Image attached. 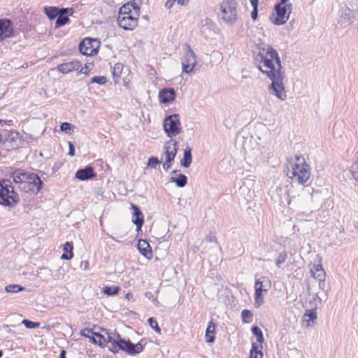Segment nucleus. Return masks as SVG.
Listing matches in <instances>:
<instances>
[{"instance_id":"nucleus-1","label":"nucleus","mask_w":358,"mask_h":358,"mask_svg":"<svg viewBox=\"0 0 358 358\" xmlns=\"http://www.w3.org/2000/svg\"><path fill=\"white\" fill-rule=\"evenodd\" d=\"M258 56L261 59L258 69L272 81L268 87L270 94L281 101L286 100L287 93L283 83L285 71L278 53L271 46L266 45L260 50Z\"/></svg>"},{"instance_id":"nucleus-2","label":"nucleus","mask_w":358,"mask_h":358,"mask_svg":"<svg viewBox=\"0 0 358 358\" xmlns=\"http://www.w3.org/2000/svg\"><path fill=\"white\" fill-rule=\"evenodd\" d=\"M10 177L21 192L36 195L42 189L43 182L38 176L33 172L17 169L11 173Z\"/></svg>"},{"instance_id":"nucleus-3","label":"nucleus","mask_w":358,"mask_h":358,"mask_svg":"<svg viewBox=\"0 0 358 358\" xmlns=\"http://www.w3.org/2000/svg\"><path fill=\"white\" fill-rule=\"evenodd\" d=\"M140 12L141 6L135 1L124 4L119 10L117 19L119 27L124 30L134 29L138 25Z\"/></svg>"},{"instance_id":"nucleus-4","label":"nucleus","mask_w":358,"mask_h":358,"mask_svg":"<svg viewBox=\"0 0 358 358\" xmlns=\"http://www.w3.org/2000/svg\"><path fill=\"white\" fill-rule=\"evenodd\" d=\"M19 201L18 194L15 191L10 180H0V204L13 206Z\"/></svg>"},{"instance_id":"nucleus-5","label":"nucleus","mask_w":358,"mask_h":358,"mask_svg":"<svg viewBox=\"0 0 358 358\" xmlns=\"http://www.w3.org/2000/svg\"><path fill=\"white\" fill-rule=\"evenodd\" d=\"M292 175L293 178L301 185L309 180L310 176L309 165L302 156H295V162L292 166Z\"/></svg>"},{"instance_id":"nucleus-6","label":"nucleus","mask_w":358,"mask_h":358,"mask_svg":"<svg viewBox=\"0 0 358 358\" xmlns=\"http://www.w3.org/2000/svg\"><path fill=\"white\" fill-rule=\"evenodd\" d=\"M275 13L271 17V20L277 25L284 24L288 20L292 10V3L289 0H281L275 6Z\"/></svg>"},{"instance_id":"nucleus-7","label":"nucleus","mask_w":358,"mask_h":358,"mask_svg":"<svg viewBox=\"0 0 358 358\" xmlns=\"http://www.w3.org/2000/svg\"><path fill=\"white\" fill-rule=\"evenodd\" d=\"M222 20L227 24H234L237 19V2L235 0H224L220 6Z\"/></svg>"},{"instance_id":"nucleus-8","label":"nucleus","mask_w":358,"mask_h":358,"mask_svg":"<svg viewBox=\"0 0 358 358\" xmlns=\"http://www.w3.org/2000/svg\"><path fill=\"white\" fill-rule=\"evenodd\" d=\"M118 350H124L129 355H136L141 352L143 347L140 343L133 344L129 340L122 339L117 334V339L113 338V354Z\"/></svg>"},{"instance_id":"nucleus-9","label":"nucleus","mask_w":358,"mask_h":358,"mask_svg":"<svg viewBox=\"0 0 358 358\" xmlns=\"http://www.w3.org/2000/svg\"><path fill=\"white\" fill-rule=\"evenodd\" d=\"M163 127L169 137L177 136L180 133L182 129L179 115L173 114L166 116L164 120Z\"/></svg>"},{"instance_id":"nucleus-10","label":"nucleus","mask_w":358,"mask_h":358,"mask_svg":"<svg viewBox=\"0 0 358 358\" xmlns=\"http://www.w3.org/2000/svg\"><path fill=\"white\" fill-rule=\"evenodd\" d=\"M99 41L96 39L86 38L79 44L80 52L86 56H92L97 53Z\"/></svg>"},{"instance_id":"nucleus-11","label":"nucleus","mask_w":358,"mask_h":358,"mask_svg":"<svg viewBox=\"0 0 358 358\" xmlns=\"http://www.w3.org/2000/svg\"><path fill=\"white\" fill-rule=\"evenodd\" d=\"M187 50L182 61V72L189 73L196 65V57L191 48L187 45Z\"/></svg>"},{"instance_id":"nucleus-12","label":"nucleus","mask_w":358,"mask_h":358,"mask_svg":"<svg viewBox=\"0 0 358 358\" xmlns=\"http://www.w3.org/2000/svg\"><path fill=\"white\" fill-rule=\"evenodd\" d=\"M3 144L8 150L17 148L20 145V134L14 130L6 132Z\"/></svg>"},{"instance_id":"nucleus-13","label":"nucleus","mask_w":358,"mask_h":358,"mask_svg":"<svg viewBox=\"0 0 358 358\" xmlns=\"http://www.w3.org/2000/svg\"><path fill=\"white\" fill-rule=\"evenodd\" d=\"M14 34L13 22L9 19L0 20V42L10 38Z\"/></svg>"},{"instance_id":"nucleus-14","label":"nucleus","mask_w":358,"mask_h":358,"mask_svg":"<svg viewBox=\"0 0 358 358\" xmlns=\"http://www.w3.org/2000/svg\"><path fill=\"white\" fill-rule=\"evenodd\" d=\"M178 151V143L173 140L167 141L164 145V152L162 155L161 159H174Z\"/></svg>"},{"instance_id":"nucleus-15","label":"nucleus","mask_w":358,"mask_h":358,"mask_svg":"<svg viewBox=\"0 0 358 358\" xmlns=\"http://www.w3.org/2000/svg\"><path fill=\"white\" fill-rule=\"evenodd\" d=\"M133 210L132 222L136 226V231H139L144 223L143 214L141 209L136 205L131 204Z\"/></svg>"},{"instance_id":"nucleus-16","label":"nucleus","mask_w":358,"mask_h":358,"mask_svg":"<svg viewBox=\"0 0 358 358\" xmlns=\"http://www.w3.org/2000/svg\"><path fill=\"white\" fill-rule=\"evenodd\" d=\"M81 66V62L78 60H73L69 62L63 63L57 66V70L62 73L66 74L73 71L78 70Z\"/></svg>"},{"instance_id":"nucleus-17","label":"nucleus","mask_w":358,"mask_h":358,"mask_svg":"<svg viewBox=\"0 0 358 358\" xmlns=\"http://www.w3.org/2000/svg\"><path fill=\"white\" fill-rule=\"evenodd\" d=\"M161 103H169L175 100L176 92L173 88H164L159 93Z\"/></svg>"},{"instance_id":"nucleus-18","label":"nucleus","mask_w":358,"mask_h":358,"mask_svg":"<svg viewBox=\"0 0 358 358\" xmlns=\"http://www.w3.org/2000/svg\"><path fill=\"white\" fill-rule=\"evenodd\" d=\"M96 174L92 166H87L84 169H78L76 173V178L79 180H87L95 177Z\"/></svg>"},{"instance_id":"nucleus-19","label":"nucleus","mask_w":358,"mask_h":358,"mask_svg":"<svg viewBox=\"0 0 358 358\" xmlns=\"http://www.w3.org/2000/svg\"><path fill=\"white\" fill-rule=\"evenodd\" d=\"M138 249L140 253L148 259L152 257V250L146 240L140 239L138 243Z\"/></svg>"},{"instance_id":"nucleus-20","label":"nucleus","mask_w":358,"mask_h":358,"mask_svg":"<svg viewBox=\"0 0 358 358\" xmlns=\"http://www.w3.org/2000/svg\"><path fill=\"white\" fill-rule=\"evenodd\" d=\"M317 319V313L314 309H309L306 310L303 316L302 323L304 326L309 327H311L312 324L310 322L314 323V321Z\"/></svg>"},{"instance_id":"nucleus-21","label":"nucleus","mask_w":358,"mask_h":358,"mask_svg":"<svg viewBox=\"0 0 358 358\" xmlns=\"http://www.w3.org/2000/svg\"><path fill=\"white\" fill-rule=\"evenodd\" d=\"M81 335L83 336H85V337H87L89 338H90V340L94 343H99V345H101V339L103 338V336H101V334H95L92 331V329H85L81 331Z\"/></svg>"},{"instance_id":"nucleus-22","label":"nucleus","mask_w":358,"mask_h":358,"mask_svg":"<svg viewBox=\"0 0 358 358\" xmlns=\"http://www.w3.org/2000/svg\"><path fill=\"white\" fill-rule=\"evenodd\" d=\"M60 14L57 16L55 22V27L59 28L66 24L69 21V17L66 16L69 13L68 8H62Z\"/></svg>"},{"instance_id":"nucleus-23","label":"nucleus","mask_w":358,"mask_h":358,"mask_svg":"<svg viewBox=\"0 0 358 358\" xmlns=\"http://www.w3.org/2000/svg\"><path fill=\"white\" fill-rule=\"evenodd\" d=\"M261 285L260 289L262 294L263 292H266L271 287V281L267 277L263 276L261 279L257 280L255 283V289L257 291V287Z\"/></svg>"},{"instance_id":"nucleus-24","label":"nucleus","mask_w":358,"mask_h":358,"mask_svg":"<svg viewBox=\"0 0 358 358\" xmlns=\"http://www.w3.org/2000/svg\"><path fill=\"white\" fill-rule=\"evenodd\" d=\"M215 325L213 321H210L208 322L207 329L206 330V343H213L215 341Z\"/></svg>"},{"instance_id":"nucleus-25","label":"nucleus","mask_w":358,"mask_h":358,"mask_svg":"<svg viewBox=\"0 0 358 358\" xmlns=\"http://www.w3.org/2000/svg\"><path fill=\"white\" fill-rule=\"evenodd\" d=\"M313 277L319 281H324L325 278V271L321 264L314 266V269H311Z\"/></svg>"},{"instance_id":"nucleus-26","label":"nucleus","mask_w":358,"mask_h":358,"mask_svg":"<svg viewBox=\"0 0 358 358\" xmlns=\"http://www.w3.org/2000/svg\"><path fill=\"white\" fill-rule=\"evenodd\" d=\"M192 161L191 148L189 147H187L183 153V158L180 162V165L185 168H188L190 166Z\"/></svg>"},{"instance_id":"nucleus-27","label":"nucleus","mask_w":358,"mask_h":358,"mask_svg":"<svg viewBox=\"0 0 358 358\" xmlns=\"http://www.w3.org/2000/svg\"><path fill=\"white\" fill-rule=\"evenodd\" d=\"M73 245L71 242H66L64 245V253L61 258L66 260H69L73 257Z\"/></svg>"},{"instance_id":"nucleus-28","label":"nucleus","mask_w":358,"mask_h":358,"mask_svg":"<svg viewBox=\"0 0 358 358\" xmlns=\"http://www.w3.org/2000/svg\"><path fill=\"white\" fill-rule=\"evenodd\" d=\"M171 182L176 183L178 187H184L187 183V178L184 174H179L177 177H171L169 179Z\"/></svg>"},{"instance_id":"nucleus-29","label":"nucleus","mask_w":358,"mask_h":358,"mask_svg":"<svg viewBox=\"0 0 358 358\" xmlns=\"http://www.w3.org/2000/svg\"><path fill=\"white\" fill-rule=\"evenodd\" d=\"M61 9L55 6H46L44 8L45 13L50 20L57 17L61 13Z\"/></svg>"},{"instance_id":"nucleus-30","label":"nucleus","mask_w":358,"mask_h":358,"mask_svg":"<svg viewBox=\"0 0 358 358\" xmlns=\"http://www.w3.org/2000/svg\"><path fill=\"white\" fill-rule=\"evenodd\" d=\"M252 332L254 336L257 338V342L260 343V345H262V343L264 341V336L263 333L259 327L257 326H255L252 327ZM262 348V346H261Z\"/></svg>"},{"instance_id":"nucleus-31","label":"nucleus","mask_w":358,"mask_h":358,"mask_svg":"<svg viewBox=\"0 0 358 358\" xmlns=\"http://www.w3.org/2000/svg\"><path fill=\"white\" fill-rule=\"evenodd\" d=\"M260 287H261V285H259V287H257V291L255 293V306L256 308L260 307V306L264 303V299L262 297Z\"/></svg>"},{"instance_id":"nucleus-32","label":"nucleus","mask_w":358,"mask_h":358,"mask_svg":"<svg viewBox=\"0 0 358 358\" xmlns=\"http://www.w3.org/2000/svg\"><path fill=\"white\" fill-rule=\"evenodd\" d=\"M262 353L261 351H258V345L257 343H253L252 349L250 350V358H262Z\"/></svg>"},{"instance_id":"nucleus-33","label":"nucleus","mask_w":358,"mask_h":358,"mask_svg":"<svg viewBox=\"0 0 358 358\" xmlns=\"http://www.w3.org/2000/svg\"><path fill=\"white\" fill-rule=\"evenodd\" d=\"M5 289L7 292L17 293L20 291L24 290V287L20 285H9L6 286Z\"/></svg>"},{"instance_id":"nucleus-34","label":"nucleus","mask_w":358,"mask_h":358,"mask_svg":"<svg viewBox=\"0 0 358 358\" xmlns=\"http://www.w3.org/2000/svg\"><path fill=\"white\" fill-rule=\"evenodd\" d=\"M22 324H23L25 326V327L27 329H36V328L39 327V326H40L39 322H32L31 320H26V319H24L22 321Z\"/></svg>"},{"instance_id":"nucleus-35","label":"nucleus","mask_w":358,"mask_h":358,"mask_svg":"<svg viewBox=\"0 0 358 358\" xmlns=\"http://www.w3.org/2000/svg\"><path fill=\"white\" fill-rule=\"evenodd\" d=\"M287 257V252H286L285 251H282V252H281L279 254V255H278V257L277 259L275 260V264H276V266H277L278 267H279V268H280V265H281L282 264H283V263L285 262V260H286Z\"/></svg>"},{"instance_id":"nucleus-36","label":"nucleus","mask_w":358,"mask_h":358,"mask_svg":"<svg viewBox=\"0 0 358 358\" xmlns=\"http://www.w3.org/2000/svg\"><path fill=\"white\" fill-rule=\"evenodd\" d=\"M107 82L106 77L105 76H94L91 78V83H97L99 85H103Z\"/></svg>"},{"instance_id":"nucleus-37","label":"nucleus","mask_w":358,"mask_h":358,"mask_svg":"<svg viewBox=\"0 0 358 358\" xmlns=\"http://www.w3.org/2000/svg\"><path fill=\"white\" fill-rule=\"evenodd\" d=\"M74 127H75V126L69 122H63L60 125L61 131L66 132V133L73 129Z\"/></svg>"},{"instance_id":"nucleus-38","label":"nucleus","mask_w":358,"mask_h":358,"mask_svg":"<svg viewBox=\"0 0 358 358\" xmlns=\"http://www.w3.org/2000/svg\"><path fill=\"white\" fill-rule=\"evenodd\" d=\"M123 65L120 63L115 64V66L113 67V79L116 76H119L122 71Z\"/></svg>"},{"instance_id":"nucleus-39","label":"nucleus","mask_w":358,"mask_h":358,"mask_svg":"<svg viewBox=\"0 0 358 358\" xmlns=\"http://www.w3.org/2000/svg\"><path fill=\"white\" fill-rule=\"evenodd\" d=\"M148 322L150 324V326L154 329L157 332L159 333L161 329L158 325V323L157 322V320L153 318V317H150L148 320Z\"/></svg>"},{"instance_id":"nucleus-40","label":"nucleus","mask_w":358,"mask_h":358,"mask_svg":"<svg viewBox=\"0 0 358 358\" xmlns=\"http://www.w3.org/2000/svg\"><path fill=\"white\" fill-rule=\"evenodd\" d=\"M161 161L157 157H151L148 159V166L155 167V165L159 164Z\"/></svg>"},{"instance_id":"nucleus-41","label":"nucleus","mask_w":358,"mask_h":358,"mask_svg":"<svg viewBox=\"0 0 358 358\" xmlns=\"http://www.w3.org/2000/svg\"><path fill=\"white\" fill-rule=\"evenodd\" d=\"M351 172L354 178L358 181V159L355 162V164L352 166Z\"/></svg>"},{"instance_id":"nucleus-42","label":"nucleus","mask_w":358,"mask_h":358,"mask_svg":"<svg viewBox=\"0 0 358 358\" xmlns=\"http://www.w3.org/2000/svg\"><path fill=\"white\" fill-rule=\"evenodd\" d=\"M252 316V312L249 310L245 309L241 313V318L243 322H248L246 319Z\"/></svg>"},{"instance_id":"nucleus-43","label":"nucleus","mask_w":358,"mask_h":358,"mask_svg":"<svg viewBox=\"0 0 358 358\" xmlns=\"http://www.w3.org/2000/svg\"><path fill=\"white\" fill-rule=\"evenodd\" d=\"M92 62H87L85 64V66L81 68L80 71V73H83V74H86L87 75L88 74V72L90 71V65L92 64Z\"/></svg>"},{"instance_id":"nucleus-44","label":"nucleus","mask_w":358,"mask_h":358,"mask_svg":"<svg viewBox=\"0 0 358 358\" xmlns=\"http://www.w3.org/2000/svg\"><path fill=\"white\" fill-rule=\"evenodd\" d=\"M68 144H69V148L68 155L71 157H73L75 155L74 145H73V143H71V141H69Z\"/></svg>"},{"instance_id":"nucleus-45","label":"nucleus","mask_w":358,"mask_h":358,"mask_svg":"<svg viewBox=\"0 0 358 358\" xmlns=\"http://www.w3.org/2000/svg\"><path fill=\"white\" fill-rule=\"evenodd\" d=\"M174 159H170L169 161L168 159H165V162L163 164V169L165 171H168L171 167V162H173Z\"/></svg>"},{"instance_id":"nucleus-46","label":"nucleus","mask_w":358,"mask_h":358,"mask_svg":"<svg viewBox=\"0 0 358 358\" xmlns=\"http://www.w3.org/2000/svg\"><path fill=\"white\" fill-rule=\"evenodd\" d=\"M206 241H208L210 243H217V239L215 236L213 235H208L206 237Z\"/></svg>"},{"instance_id":"nucleus-47","label":"nucleus","mask_w":358,"mask_h":358,"mask_svg":"<svg viewBox=\"0 0 358 358\" xmlns=\"http://www.w3.org/2000/svg\"><path fill=\"white\" fill-rule=\"evenodd\" d=\"M174 3H175L174 0H167L165 3V7L167 9H171L173 6Z\"/></svg>"},{"instance_id":"nucleus-48","label":"nucleus","mask_w":358,"mask_h":358,"mask_svg":"<svg viewBox=\"0 0 358 358\" xmlns=\"http://www.w3.org/2000/svg\"><path fill=\"white\" fill-rule=\"evenodd\" d=\"M258 16V8H254L251 12V17L253 20H256Z\"/></svg>"},{"instance_id":"nucleus-49","label":"nucleus","mask_w":358,"mask_h":358,"mask_svg":"<svg viewBox=\"0 0 358 358\" xmlns=\"http://www.w3.org/2000/svg\"><path fill=\"white\" fill-rule=\"evenodd\" d=\"M103 292L108 296H112V287L106 286L103 288Z\"/></svg>"},{"instance_id":"nucleus-50","label":"nucleus","mask_w":358,"mask_h":358,"mask_svg":"<svg viewBox=\"0 0 358 358\" xmlns=\"http://www.w3.org/2000/svg\"><path fill=\"white\" fill-rule=\"evenodd\" d=\"M174 1H175V3H177L178 4L182 5V6L187 5V2H188L187 0H174Z\"/></svg>"},{"instance_id":"nucleus-51","label":"nucleus","mask_w":358,"mask_h":358,"mask_svg":"<svg viewBox=\"0 0 358 358\" xmlns=\"http://www.w3.org/2000/svg\"><path fill=\"white\" fill-rule=\"evenodd\" d=\"M88 264L89 263L87 262H82L80 264V268H83L84 270H86L88 268Z\"/></svg>"},{"instance_id":"nucleus-52","label":"nucleus","mask_w":358,"mask_h":358,"mask_svg":"<svg viewBox=\"0 0 358 358\" xmlns=\"http://www.w3.org/2000/svg\"><path fill=\"white\" fill-rule=\"evenodd\" d=\"M123 295L125 296V299H126L127 301H129V300L133 297L132 294H131L130 292L125 293V292H124Z\"/></svg>"},{"instance_id":"nucleus-53","label":"nucleus","mask_w":358,"mask_h":358,"mask_svg":"<svg viewBox=\"0 0 358 358\" xmlns=\"http://www.w3.org/2000/svg\"><path fill=\"white\" fill-rule=\"evenodd\" d=\"M250 3L254 8H258L259 0H250Z\"/></svg>"},{"instance_id":"nucleus-54","label":"nucleus","mask_w":358,"mask_h":358,"mask_svg":"<svg viewBox=\"0 0 358 358\" xmlns=\"http://www.w3.org/2000/svg\"><path fill=\"white\" fill-rule=\"evenodd\" d=\"M3 122L5 124H8V125H12L13 124V121L12 120H0V124H2Z\"/></svg>"},{"instance_id":"nucleus-55","label":"nucleus","mask_w":358,"mask_h":358,"mask_svg":"<svg viewBox=\"0 0 358 358\" xmlns=\"http://www.w3.org/2000/svg\"><path fill=\"white\" fill-rule=\"evenodd\" d=\"M3 329H6L8 333H10V334H15V332H14V331H13L9 328V326H8V325H6H6H4V326L3 327Z\"/></svg>"},{"instance_id":"nucleus-56","label":"nucleus","mask_w":358,"mask_h":358,"mask_svg":"<svg viewBox=\"0 0 358 358\" xmlns=\"http://www.w3.org/2000/svg\"><path fill=\"white\" fill-rule=\"evenodd\" d=\"M120 289L119 287H117V286L113 287V295L117 294L118 292H120Z\"/></svg>"},{"instance_id":"nucleus-57","label":"nucleus","mask_w":358,"mask_h":358,"mask_svg":"<svg viewBox=\"0 0 358 358\" xmlns=\"http://www.w3.org/2000/svg\"><path fill=\"white\" fill-rule=\"evenodd\" d=\"M59 358H66V351L64 350L60 352Z\"/></svg>"},{"instance_id":"nucleus-58","label":"nucleus","mask_w":358,"mask_h":358,"mask_svg":"<svg viewBox=\"0 0 358 358\" xmlns=\"http://www.w3.org/2000/svg\"><path fill=\"white\" fill-rule=\"evenodd\" d=\"M108 341H109V342H111L112 336H110V335H108Z\"/></svg>"},{"instance_id":"nucleus-59","label":"nucleus","mask_w":358,"mask_h":358,"mask_svg":"<svg viewBox=\"0 0 358 358\" xmlns=\"http://www.w3.org/2000/svg\"><path fill=\"white\" fill-rule=\"evenodd\" d=\"M3 356V351L0 350V358H1Z\"/></svg>"},{"instance_id":"nucleus-60","label":"nucleus","mask_w":358,"mask_h":358,"mask_svg":"<svg viewBox=\"0 0 358 358\" xmlns=\"http://www.w3.org/2000/svg\"><path fill=\"white\" fill-rule=\"evenodd\" d=\"M1 141H3V138H2V135H1V134H0V142H1Z\"/></svg>"},{"instance_id":"nucleus-61","label":"nucleus","mask_w":358,"mask_h":358,"mask_svg":"<svg viewBox=\"0 0 358 358\" xmlns=\"http://www.w3.org/2000/svg\"><path fill=\"white\" fill-rule=\"evenodd\" d=\"M177 173V171H173L172 174H176Z\"/></svg>"},{"instance_id":"nucleus-62","label":"nucleus","mask_w":358,"mask_h":358,"mask_svg":"<svg viewBox=\"0 0 358 358\" xmlns=\"http://www.w3.org/2000/svg\"><path fill=\"white\" fill-rule=\"evenodd\" d=\"M0 99H1V97H0Z\"/></svg>"}]
</instances>
